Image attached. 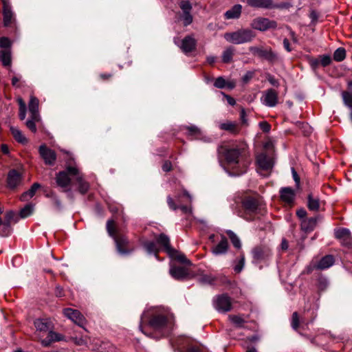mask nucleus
I'll list each match as a JSON object with an SVG mask.
<instances>
[{"label": "nucleus", "mask_w": 352, "mask_h": 352, "mask_svg": "<svg viewBox=\"0 0 352 352\" xmlns=\"http://www.w3.org/2000/svg\"><path fill=\"white\" fill-rule=\"evenodd\" d=\"M255 37V34L250 29H240L232 32L224 34V38L233 44H243L249 43Z\"/></svg>", "instance_id": "f257e3e1"}, {"label": "nucleus", "mask_w": 352, "mask_h": 352, "mask_svg": "<svg viewBox=\"0 0 352 352\" xmlns=\"http://www.w3.org/2000/svg\"><path fill=\"white\" fill-rule=\"evenodd\" d=\"M107 230L109 236L114 239L117 250L120 254L125 255L131 252V250L125 248V247L129 244L128 239L124 235L117 236L114 230V222L113 221H107Z\"/></svg>", "instance_id": "f03ea898"}, {"label": "nucleus", "mask_w": 352, "mask_h": 352, "mask_svg": "<svg viewBox=\"0 0 352 352\" xmlns=\"http://www.w3.org/2000/svg\"><path fill=\"white\" fill-rule=\"evenodd\" d=\"M149 326L155 331H161L162 336L167 335L170 329L168 319L163 315L153 316L149 321Z\"/></svg>", "instance_id": "7ed1b4c3"}, {"label": "nucleus", "mask_w": 352, "mask_h": 352, "mask_svg": "<svg viewBox=\"0 0 352 352\" xmlns=\"http://www.w3.org/2000/svg\"><path fill=\"white\" fill-rule=\"evenodd\" d=\"M218 153L222 154L230 164H237L240 163L239 157L242 153V149L239 148H226L219 146Z\"/></svg>", "instance_id": "20e7f679"}, {"label": "nucleus", "mask_w": 352, "mask_h": 352, "mask_svg": "<svg viewBox=\"0 0 352 352\" xmlns=\"http://www.w3.org/2000/svg\"><path fill=\"white\" fill-rule=\"evenodd\" d=\"M253 263L259 264L267 262L272 255L271 250L266 246H256L252 250Z\"/></svg>", "instance_id": "39448f33"}, {"label": "nucleus", "mask_w": 352, "mask_h": 352, "mask_svg": "<svg viewBox=\"0 0 352 352\" xmlns=\"http://www.w3.org/2000/svg\"><path fill=\"white\" fill-rule=\"evenodd\" d=\"M251 27L254 30L265 32L268 30L276 29L277 23L267 18L257 17L252 21Z\"/></svg>", "instance_id": "423d86ee"}, {"label": "nucleus", "mask_w": 352, "mask_h": 352, "mask_svg": "<svg viewBox=\"0 0 352 352\" xmlns=\"http://www.w3.org/2000/svg\"><path fill=\"white\" fill-rule=\"evenodd\" d=\"M69 175H71L67 171V167L66 170L64 171L59 172L56 177V182L58 186L64 188V191L67 192V197L70 199H73V194L71 188H68L71 184V179L69 177Z\"/></svg>", "instance_id": "0eeeda50"}, {"label": "nucleus", "mask_w": 352, "mask_h": 352, "mask_svg": "<svg viewBox=\"0 0 352 352\" xmlns=\"http://www.w3.org/2000/svg\"><path fill=\"white\" fill-rule=\"evenodd\" d=\"M213 305L219 312H228L232 309L231 298L226 294L217 296L213 299Z\"/></svg>", "instance_id": "6e6552de"}, {"label": "nucleus", "mask_w": 352, "mask_h": 352, "mask_svg": "<svg viewBox=\"0 0 352 352\" xmlns=\"http://www.w3.org/2000/svg\"><path fill=\"white\" fill-rule=\"evenodd\" d=\"M179 38H174V43L179 46L182 52L185 54L190 53L195 50L197 45V41L194 38L193 35H188L185 36L179 43Z\"/></svg>", "instance_id": "1a4fd4ad"}, {"label": "nucleus", "mask_w": 352, "mask_h": 352, "mask_svg": "<svg viewBox=\"0 0 352 352\" xmlns=\"http://www.w3.org/2000/svg\"><path fill=\"white\" fill-rule=\"evenodd\" d=\"M67 171L71 175L76 176V180L78 185V191L81 194H85L89 188V184L84 180L82 175L80 173L78 168L76 166H68Z\"/></svg>", "instance_id": "9d476101"}, {"label": "nucleus", "mask_w": 352, "mask_h": 352, "mask_svg": "<svg viewBox=\"0 0 352 352\" xmlns=\"http://www.w3.org/2000/svg\"><path fill=\"white\" fill-rule=\"evenodd\" d=\"M36 328V336L41 341L44 334L47 333L52 329V324L50 320L46 318H37L34 322Z\"/></svg>", "instance_id": "9b49d317"}, {"label": "nucleus", "mask_w": 352, "mask_h": 352, "mask_svg": "<svg viewBox=\"0 0 352 352\" xmlns=\"http://www.w3.org/2000/svg\"><path fill=\"white\" fill-rule=\"evenodd\" d=\"M19 217L13 211H9L6 214L5 221L2 222V226L0 229V236H8L12 232L11 223L17 222Z\"/></svg>", "instance_id": "f8f14e48"}, {"label": "nucleus", "mask_w": 352, "mask_h": 352, "mask_svg": "<svg viewBox=\"0 0 352 352\" xmlns=\"http://www.w3.org/2000/svg\"><path fill=\"white\" fill-rule=\"evenodd\" d=\"M261 101L266 107H274L278 102V94L273 89H268L263 91Z\"/></svg>", "instance_id": "ddd939ff"}, {"label": "nucleus", "mask_w": 352, "mask_h": 352, "mask_svg": "<svg viewBox=\"0 0 352 352\" xmlns=\"http://www.w3.org/2000/svg\"><path fill=\"white\" fill-rule=\"evenodd\" d=\"M179 7L182 10L180 19L184 26H188L192 23L193 18L190 12L192 10V5L188 1H182Z\"/></svg>", "instance_id": "4468645a"}, {"label": "nucleus", "mask_w": 352, "mask_h": 352, "mask_svg": "<svg viewBox=\"0 0 352 352\" xmlns=\"http://www.w3.org/2000/svg\"><path fill=\"white\" fill-rule=\"evenodd\" d=\"M247 3L253 8L270 9L273 8H287L290 4L275 5L272 0H247Z\"/></svg>", "instance_id": "2eb2a0df"}, {"label": "nucleus", "mask_w": 352, "mask_h": 352, "mask_svg": "<svg viewBox=\"0 0 352 352\" xmlns=\"http://www.w3.org/2000/svg\"><path fill=\"white\" fill-rule=\"evenodd\" d=\"M39 153L41 157L45 161V163L48 165H53L56 159V155L54 151L48 148L45 144L39 146Z\"/></svg>", "instance_id": "dca6fc26"}, {"label": "nucleus", "mask_w": 352, "mask_h": 352, "mask_svg": "<svg viewBox=\"0 0 352 352\" xmlns=\"http://www.w3.org/2000/svg\"><path fill=\"white\" fill-rule=\"evenodd\" d=\"M63 313L67 318L78 326L82 327L85 324V318L79 311L71 308H66L64 309Z\"/></svg>", "instance_id": "f3484780"}, {"label": "nucleus", "mask_w": 352, "mask_h": 352, "mask_svg": "<svg viewBox=\"0 0 352 352\" xmlns=\"http://www.w3.org/2000/svg\"><path fill=\"white\" fill-rule=\"evenodd\" d=\"M250 51L254 54L258 55L259 57L263 58L267 60L272 61L276 58V54L270 49H263L261 47L252 46L249 48Z\"/></svg>", "instance_id": "a211bd4d"}, {"label": "nucleus", "mask_w": 352, "mask_h": 352, "mask_svg": "<svg viewBox=\"0 0 352 352\" xmlns=\"http://www.w3.org/2000/svg\"><path fill=\"white\" fill-rule=\"evenodd\" d=\"M8 185L10 188H15L22 182V175L17 170H11L8 174Z\"/></svg>", "instance_id": "6ab92c4d"}, {"label": "nucleus", "mask_w": 352, "mask_h": 352, "mask_svg": "<svg viewBox=\"0 0 352 352\" xmlns=\"http://www.w3.org/2000/svg\"><path fill=\"white\" fill-rule=\"evenodd\" d=\"M170 276L176 280H184L188 275V270L184 267L173 266L170 268Z\"/></svg>", "instance_id": "aec40b11"}, {"label": "nucleus", "mask_w": 352, "mask_h": 352, "mask_svg": "<svg viewBox=\"0 0 352 352\" xmlns=\"http://www.w3.org/2000/svg\"><path fill=\"white\" fill-rule=\"evenodd\" d=\"M256 163L259 168L263 170H270L273 167L272 160L264 153H261L257 155Z\"/></svg>", "instance_id": "412c9836"}, {"label": "nucleus", "mask_w": 352, "mask_h": 352, "mask_svg": "<svg viewBox=\"0 0 352 352\" xmlns=\"http://www.w3.org/2000/svg\"><path fill=\"white\" fill-rule=\"evenodd\" d=\"M228 241L226 236H221L219 243L212 248V252L214 255L225 254L228 250Z\"/></svg>", "instance_id": "4be33fe9"}, {"label": "nucleus", "mask_w": 352, "mask_h": 352, "mask_svg": "<svg viewBox=\"0 0 352 352\" xmlns=\"http://www.w3.org/2000/svg\"><path fill=\"white\" fill-rule=\"evenodd\" d=\"M47 334L46 338L41 340V343L43 346H49L52 342L63 340V336L61 334L57 333L51 329L49 330Z\"/></svg>", "instance_id": "5701e85b"}, {"label": "nucleus", "mask_w": 352, "mask_h": 352, "mask_svg": "<svg viewBox=\"0 0 352 352\" xmlns=\"http://www.w3.org/2000/svg\"><path fill=\"white\" fill-rule=\"evenodd\" d=\"M280 196L282 201L291 204L294 201L295 192L290 187H284L280 190Z\"/></svg>", "instance_id": "b1692460"}, {"label": "nucleus", "mask_w": 352, "mask_h": 352, "mask_svg": "<svg viewBox=\"0 0 352 352\" xmlns=\"http://www.w3.org/2000/svg\"><path fill=\"white\" fill-rule=\"evenodd\" d=\"M3 2V23L5 26L10 25L14 21V14L11 10V7L8 3L5 0Z\"/></svg>", "instance_id": "393cba45"}, {"label": "nucleus", "mask_w": 352, "mask_h": 352, "mask_svg": "<svg viewBox=\"0 0 352 352\" xmlns=\"http://www.w3.org/2000/svg\"><path fill=\"white\" fill-rule=\"evenodd\" d=\"M28 109L31 114L32 118L34 120H41L38 113V100L32 96L28 104Z\"/></svg>", "instance_id": "a878e982"}, {"label": "nucleus", "mask_w": 352, "mask_h": 352, "mask_svg": "<svg viewBox=\"0 0 352 352\" xmlns=\"http://www.w3.org/2000/svg\"><path fill=\"white\" fill-rule=\"evenodd\" d=\"M318 219V217L302 219L300 223L302 230H303L305 232H310L312 230H314V229L316 226Z\"/></svg>", "instance_id": "bb28decb"}, {"label": "nucleus", "mask_w": 352, "mask_h": 352, "mask_svg": "<svg viewBox=\"0 0 352 352\" xmlns=\"http://www.w3.org/2000/svg\"><path fill=\"white\" fill-rule=\"evenodd\" d=\"M242 205L243 208L250 212H256L258 207L257 200L250 197H245L242 201Z\"/></svg>", "instance_id": "cd10ccee"}, {"label": "nucleus", "mask_w": 352, "mask_h": 352, "mask_svg": "<svg viewBox=\"0 0 352 352\" xmlns=\"http://www.w3.org/2000/svg\"><path fill=\"white\" fill-rule=\"evenodd\" d=\"M185 128L188 130V134L189 135L195 136V138L197 140H203L205 142H210V138L204 137L202 131L197 126L192 124L186 126Z\"/></svg>", "instance_id": "c85d7f7f"}, {"label": "nucleus", "mask_w": 352, "mask_h": 352, "mask_svg": "<svg viewBox=\"0 0 352 352\" xmlns=\"http://www.w3.org/2000/svg\"><path fill=\"white\" fill-rule=\"evenodd\" d=\"M334 263V258L332 255H326L323 256L320 261L315 266L316 269L318 270H326L331 266H332Z\"/></svg>", "instance_id": "c756f323"}, {"label": "nucleus", "mask_w": 352, "mask_h": 352, "mask_svg": "<svg viewBox=\"0 0 352 352\" xmlns=\"http://www.w3.org/2000/svg\"><path fill=\"white\" fill-rule=\"evenodd\" d=\"M242 6L240 4L234 5L231 9L225 13V17L227 19H238L241 13Z\"/></svg>", "instance_id": "7c9ffc66"}, {"label": "nucleus", "mask_w": 352, "mask_h": 352, "mask_svg": "<svg viewBox=\"0 0 352 352\" xmlns=\"http://www.w3.org/2000/svg\"><path fill=\"white\" fill-rule=\"evenodd\" d=\"M10 130L14 138L19 143L25 144L28 142V139L23 135L22 131L17 127L10 126Z\"/></svg>", "instance_id": "2f4dec72"}, {"label": "nucleus", "mask_w": 352, "mask_h": 352, "mask_svg": "<svg viewBox=\"0 0 352 352\" xmlns=\"http://www.w3.org/2000/svg\"><path fill=\"white\" fill-rule=\"evenodd\" d=\"M157 242L162 245L168 253H171L174 250L170 247V239L164 234H160L157 238Z\"/></svg>", "instance_id": "473e14b6"}, {"label": "nucleus", "mask_w": 352, "mask_h": 352, "mask_svg": "<svg viewBox=\"0 0 352 352\" xmlns=\"http://www.w3.org/2000/svg\"><path fill=\"white\" fill-rule=\"evenodd\" d=\"M219 128L221 130L229 131L232 133L236 134L239 133V129L238 128L237 123L235 122H226L219 124Z\"/></svg>", "instance_id": "72a5a7b5"}, {"label": "nucleus", "mask_w": 352, "mask_h": 352, "mask_svg": "<svg viewBox=\"0 0 352 352\" xmlns=\"http://www.w3.org/2000/svg\"><path fill=\"white\" fill-rule=\"evenodd\" d=\"M307 207L310 210L318 211L320 208V200L312 194L308 195Z\"/></svg>", "instance_id": "f704fd0d"}, {"label": "nucleus", "mask_w": 352, "mask_h": 352, "mask_svg": "<svg viewBox=\"0 0 352 352\" xmlns=\"http://www.w3.org/2000/svg\"><path fill=\"white\" fill-rule=\"evenodd\" d=\"M335 235L336 238L342 240V239H346L348 240V243H350L352 242V237L351 235V232L349 229L347 228H341L339 230H337L335 232Z\"/></svg>", "instance_id": "c9c22d12"}, {"label": "nucleus", "mask_w": 352, "mask_h": 352, "mask_svg": "<svg viewBox=\"0 0 352 352\" xmlns=\"http://www.w3.org/2000/svg\"><path fill=\"white\" fill-rule=\"evenodd\" d=\"M0 60L3 66H10L11 52L9 49H4L0 51Z\"/></svg>", "instance_id": "e433bc0d"}, {"label": "nucleus", "mask_w": 352, "mask_h": 352, "mask_svg": "<svg viewBox=\"0 0 352 352\" xmlns=\"http://www.w3.org/2000/svg\"><path fill=\"white\" fill-rule=\"evenodd\" d=\"M40 187L41 185L38 183L33 184L30 190L21 195V200L25 201L32 198Z\"/></svg>", "instance_id": "4c0bfd02"}, {"label": "nucleus", "mask_w": 352, "mask_h": 352, "mask_svg": "<svg viewBox=\"0 0 352 352\" xmlns=\"http://www.w3.org/2000/svg\"><path fill=\"white\" fill-rule=\"evenodd\" d=\"M230 321L238 328H241L245 323V320L240 315H230L228 316Z\"/></svg>", "instance_id": "58836bf2"}, {"label": "nucleus", "mask_w": 352, "mask_h": 352, "mask_svg": "<svg viewBox=\"0 0 352 352\" xmlns=\"http://www.w3.org/2000/svg\"><path fill=\"white\" fill-rule=\"evenodd\" d=\"M234 50L232 47L226 48L222 53L221 58L224 63H229L232 61Z\"/></svg>", "instance_id": "ea45409f"}, {"label": "nucleus", "mask_w": 352, "mask_h": 352, "mask_svg": "<svg viewBox=\"0 0 352 352\" xmlns=\"http://www.w3.org/2000/svg\"><path fill=\"white\" fill-rule=\"evenodd\" d=\"M34 209V206L32 204H27L24 208H23L19 212V216L21 218H26L30 216Z\"/></svg>", "instance_id": "a19ab883"}, {"label": "nucleus", "mask_w": 352, "mask_h": 352, "mask_svg": "<svg viewBox=\"0 0 352 352\" xmlns=\"http://www.w3.org/2000/svg\"><path fill=\"white\" fill-rule=\"evenodd\" d=\"M245 266V256L243 254H241L239 258L234 261V270L236 273L242 272Z\"/></svg>", "instance_id": "79ce46f5"}, {"label": "nucleus", "mask_w": 352, "mask_h": 352, "mask_svg": "<svg viewBox=\"0 0 352 352\" xmlns=\"http://www.w3.org/2000/svg\"><path fill=\"white\" fill-rule=\"evenodd\" d=\"M144 247L147 251V252L150 254H154L155 256H157V253L158 252V248L153 241H147L144 243Z\"/></svg>", "instance_id": "37998d69"}, {"label": "nucleus", "mask_w": 352, "mask_h": 352, "mask_svg": "<svg viewBox=\"0 0 352 352\" xmlns=\"http://www.w3.org/2000/svg\"><path fill=\"white\" fill-rule=\"evenodd\" d=\"M346 57V50L343 47L338 48L333 53V59L337 62L342 61Z\"/></svg>", "instance_id": "c03bdc74"}, {"label": "nucleus", "mask_w": 352, "mask_h": 352, "mask_svg": "<svg viewBox=\"0 0 352 352\" xmlns=\"http://www.w3.org/2000/svg\"><path fill=\"white\" fill-rule=\"evenodd\" d=\"M227 234H228L230 240H231V242L232 243L233 245L236 248H241V240L239 239V238L235 234L234 232H233L232 230H228L227 231Z\"/></svg>", "instance_id": "a18cd8bd"}, {"label": "nucleus", "mask_w": 352, "mask_h": 352, "mask_svg": "<svg viewBox=\"0 0 352 352\" xmlns=\"http://www.w3.org/2000/svg\"><path fill=\"white\" fill-rule=\"evenodd\" d=\"M342 97L344 104L351 110L352 109V94L349 91H343Z\"/></svg>", "instance_id": "49530a36"}, {"label": "nucleus", "mask_w": 352, "mask_h": 352, "mask_svg": "<svg viewBox=\"0 0 352 352\" xmlns=\"http://www.w3.org/2000/svg\"><path fill=\"white\" fill-rule=\"evenodd\" d=\"M214 280V277L210 274H203L199 278V283L204 285L212 284Z\"/></svg>", "instance_id": "de8ad7c7"}, {"label": "nucleus", "mask_w": 352, "mask_h": 352, "mask_svg": "<svg viewBox=\"0 0 352 352\" xmlns=\"http://www.w3.org/2000/svg\"><path fill=\"white\" fill-rule=\"evenodd\" d=\"M39 121H40V120H34L32 118V116H30V118L26 121L25 124H26L27 127L31 131H32L33 133H36V122H39Z\"/></svg>", "instance_id": "09e8293b"}, {"label": "nucleus", "mask_w": 352, "mask_h": 352, "mask_svg": "<svg viewBox=\"0 0 352 352\" xmlns=\"http://www.w3.org/2000/svg\"><path fill=\"white\" fill-rule=\"evenodd\" d=\"M291 325L294 330H297L299 327V316L298 313L296 311L292 314Z\"/></svg>", "instance_id": "8fccbe9b"}, {"label": "nucleus", "mask_w": 352, "mask_h": 352, "mask_svg": "<svg viewBox=\"0 0 352 352\" xmlns=\"http://www.w3.org/2000/svg\"><path fill=\"white\" fill-rule=\"evenodd\" d=\"M226 80L223 77H218L214 83V86L215 87L223 89L226 87Z\"/></svg>", "instance_id": "3c124183"}, {"label": "nucleus", "mask_w": 352, "mask_h": 352, "mask_svg": "<svg viewBox=\"0 0 352 352\" xmlns=\"http://www.w3.org/2000/svg\"><path fill=\"white\" fill-rule=\"evenodd\" d=\"M331 63V58L329 55H323L321 56L320 63L323 66L326 67L330 65Z\"/></svg>", "instance_id": "603ef678"}, {"label": "nucleus", "mask_w": 352, "mask_h": 352, "mask_svg": "<svg viewBox=\"0 0 352 352\" xmlns=\"http://www.w3.org/2000/svg\"><path fill=\"white\" fill-rule=\"evenodd\" d=\"M254 71H248L247 72L242 78V81L244 83H248L254 76Z\"/></svg>", "instance_id": "864d4df0"}, {"label": "nucleus", "mask_w": 352, "mask_h": 352, "mask_svg": "<svg viewBox=\"0 0 352 352\" xmlns=\"http://www.w3.org/2000/svg\"><path fill=\"white\" fill-rule=\"evenodd\" d=\"M0 46L4 49H9L10 46V41L6 37H2L0 39Z\"/></svg>", "instance_id": "5fc2aeb1"}, {"label": "nucleus", "mask_w": 352, "mask_h": 352, "mask_svg": "<svg viewBox=\"0 0 352 352\" xmlns=\"http://www.w3.org/2000/svg\"><path fill=\"white\" fill-rule=\"evenodd\" d=\"M259 126L261 129L265 133H267L270 131V125L267 122H261L259 123Z\"/></svg>", "instance_id": "6e6d98bb"}, {"label": "nucleus", "mask_w": 352, "mask_h": 352, "mask_svg": "<svg viewBox=\"0 0 352 352\" xmlns=\"http://www.w3.org/2000/svg\"><path fill=\"white\" fill-rule=\"evenodd\" d=\"M296 215L301 221L304 219H307V212L304 208H300L296 211Z\"/></svg>", "instance_id": "4d7b16f0"}, {"label": "nucleus", "mask_w": 352, "mask_h": 352, "mask_svg": "<svg viewBox=\"0 0 352 352\" xmlns=\"http://www.w3.org/2000/svg\"><path fill=\"white\" fill-rule=\"evenodd\" d=\"M167 203L170 209L175 210L178 208V206L175 204L173 199L170 196L167 197Z\"/></svg>", "instance_id": "13d9d810"}, {"label": "nucleus", "mask_w": 352, "mask_h": 352, "mask_svg": "<svg viewBox=\"0 0 352 352\" xmlns=\"http://www.w3.org/2000/svg\"><path fill=\"white\" fill-rule=\"evenodd\" d=\"M292 173L293 179L296 182V186L298 187L300 185V177L294 168H292Z\"/></svg>", "instance_id": "bf43d9fd"}, {"label": "nucleus", "mask_w": 352, "mask_h": 352, "mask_svg": "<svg viewBox=\"0 0 352 352\" xmlns=\"http://www.w3.org/2000/svg\"><path fill=\"white\" fill-rule=\"evenodd\" d=\"M171 168H172V164L168 161L165 162L162 166V170L164 172H168L171 170Z\"/></svg>", "instance_id": "052dcab7"}, {"label": "nucleus", "mask_w": 352, "mask_h": 352, "mask_svg": "<svg viewBox=\"0 0 352 352\" xmlns=\"http://www.w3.org/2000/svg\"><path fill=\"white\" fill-rule=\"evenodd\" d=\"M177 260L180 262L186 264L190 265V262L189 260H188L186 256L184 254H179L177 256Z\"/></svg>", "instance_id": "680f3d73"}, {"label": "nucleus", "mask_w": 352, "mask_h": 352, "mask_svg": "<svg viewBox=\"0 0 352 352\" xmlns=\"http://www.w3.org/2000/svg\"><path fill=\"white\" fill-rule=\"evenodd\" d=\"M269 82L273 85V86H275V87H278L279 85V83H278V80H276L274 77L273 76H270L268 77L267 78Z\"/></svg>", "instance_id": "e2e57ef3"}, {"label": "nucleus", "mask_w": 352, "mask_h": 352, "mask_svg": "<svg viewBox=\"0 0 352 352\" xmlns=\"http://www.w3.org/2000/svg\"><path fill=\"white\" fill-rule=\"evenodd\" d=\"M178 208H179L185 214L192 213V208L190 207L186 206H178Z\"/></svg>", "instance_id": "0e129e2a"}, {"label": "nucleus", "mask_w": 352, "mask_h": 352, "mask_svg": "<svg viewBox=\"0 0 352 352\" xmlns=\"http://www.w3.org/2000/svg\"><path fill=\"white\" fill-rule=\"evenodd\" d=\"M248 162H245V163H243L242 164V169L241 170H239V172H237L235 175H242L243 173H245L246 172V169H247V167H248Z\"/></svg>", "instance_id": "69168bd1"}, {"label": "nucleus", "mask_w": 352, "mask_h": 352, "mask_svg": "<svg viewBox=\"0 0 352 352\" xmlns=\"http://www.w3.org/2000/svg\"><path fill=\"white\" fill-rule=\"evenodd\" d=\"M283 45H284L285 49L287 52H291L292 51V49L290 48V43H289V40L287 38H285L283 40Z\"/></svg>", "instance_id": "338daca9"}, {"label": "nucleus", "mask_w": 352, "mask_h": 352, "mask_svg": "<svg viewBox=\"0 0 352 352\" xmlns=\"http://www.w3.org/2000/svg\"><path fill=\"white\" fill-rule=\"evenodd\" d=\"M19 118L21 120H23L26 116V108L25 109H19Z\"/></svg>", "instance_id": "774afa93"}]
</instances>
